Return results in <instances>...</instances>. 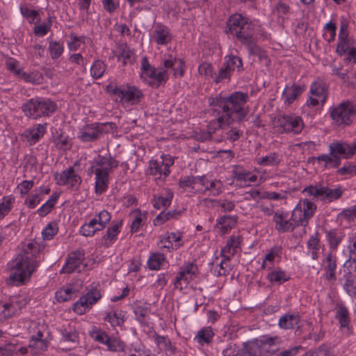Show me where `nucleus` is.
Listing matches in <instances>:
<instances>
[{
    "instance_id": "49530a36",
    "label": "nucleus",
    "mask_w": 356,
    "mask_h": 356,
    "mask_svg": "<svg viewBox=\"0 0 356 356\" xmlns=\"http://www.w3.org/2000/svg\"><path fill=\"white\" fill-rule=\"evenodd\" d=\"M155 342L160 350L166 352V353L175 354V348L168 338L157 335L155 338Z\"/></svg>"
},
{
    "instance_id": "39448f33",
    "label": "nucleus",
    "mask_w": 356,
    "mask_h": 356,
    "mask_svg": "<svg viewBox=\"0 0 356 356\" xmlns=\"http://www.w3.org/2000/svg\"><path fill=\"white\" fill-rule=\"evenodd\" d=\"M227 32L245 44L252 42L254 27L252 22L241 14H234L227 22Z\"/></svg>"
},
{
    "instance_id": "b1692460",
    "label": "nucleus",
    "mask_w": 356,
    "mask_h": 356,
    "mask_svg": "<svg viewBox=\"0 0 356 356\" xmlns=\"http://www.w3.org/2000/svg\"><path fill=\"white\" fill-rule=\"evenodd\" d=\"M273 222L275 229L280 232H292L296 227H299L293 220V216L289 218L286 213L283 211H277L273 216Z\"/></svg>"
},
{
    "instance_id": "864d4df0",
    "label": "nucleus",
    "mask_w": 356,
    "mask_h": 356,
    "mask_svg": "<svg viewBox=\"0 0 356 356\" xmlns=\"http://www.w3.org/2000/svg\"><path fill=\"white\" fill-rule=\"evenodd\" d=\"M106 69L105 63L101 60H95L90 67V74L95 79H99L103 76Z\"/></svg>"
},
{
    "instance_id": "37998d69",
    "label": "nucleus",
    "mask_w": 356,
    "mask_h": 356,
    "mask_svg": "<svg viewBox=\"0 0 356 356\" xmlns=\"http://www.w3.org/2000/svg\"><path fill=\"white\" fill-rule=\"evenodd\" d=\"M166 262L165 257L161 253L152 254L147 261V265L150 270H158Z\"/></svg>"
},
{
    "instance_id": "0eeeda50",
    "label": "nucleus",
    "mask_w": 356,
    "mask_h": 356,
    "mask_svg": "<svg viewBox=\"0 0 356 356\" xmlns=\"http://www.w3.org/2000/svg\"><path fill=\"white\" fill-rule=\"evenodd\" d=\"M336 53L340 56H344L346 62L356 64V41L350 36L348 24L345 20L340 24Z\"/></svg>"
},
{
    "instance_id": "1a4fd4ad",
    "label": "nucleus",
    "mask_w": 356,
    "mask_h": 356,
    "mask_svg": "<svg viewBox=\"0 0 356 356\" xmlns=\"http://www.w3.org/2000/svg\"><path fill=\"white\" fill-rule=\"evenodd\" d=\"M348 146L343 143H332L329 145L330 153L318 156L316 157V160L324 168H337L341 163V157L346 159V154L348 152L346 149H348Z\"/></svg>"
},
{
    "instance_id": "5fc2aeb1",
    "label": "nucleus",
    "mask_w": 356,
    "mask_h": 356,
    "mask_svg": "<svg viewBox=\"0 0 356 356\" xmlns=\"http://www.w3.org/2000/svg\"><path fill=\"white\" fill-rule=\"evenodd\" d=\"M343 237L342 233L338 231L332 230L327 232V238L332 249H337Z\"/></svg>"
},
{
    "instance_id": "c756f323",
    "label": "nucleus",
    "mask_w": 356,
    "mask_h": 356,
    "mask_svg": "<svg viewBox=\"0 0 356 356\" xmlns=\"http://www.w3.org/2000/svg\"><path fill=\"white\" fill-rule=\"evenodd\" d=\"M303 90V87L296 84L286 86L282 92V97L284 103L289 106L301 95Z\"/></svg>"
},
{
    "instance_id": "ea45409f",
    "label": "nucleus",
    "mask_w": 356,
    "mask_h": 356,
    "mask_svg": "<svg viewBox=\"0 0 356 356\" xmlns=\"http://www.w3.org/2000/svg\"><path fill=\"white\" fill-rule=\"evenodd\" d=\"M173 193L168 189L164 190L161 195L154 199V207L156 209L166 208L170 205Z\"/></svg>"
},
{
    "instance_id": "f03ea898",
    "label": "nucleus",
    "mask_w": 356,
    "mask_h": 356,
    "mask_svg": "<svg viewBox=\"0 0 356 356\" xmlns=\"http://www.w3.org/2000/svg\"><path fill=\"white\" fill-rule=\"evenodd\" d=\"M39 252L40 245L36 242L23 244L21 252L8 264L9 276L6 283L21 286L28 282L41 261L38 257Z\"/></svg>"
},
{
    "instance_id": "f257e3e1",
    "label": "nucleus",
    "mask_w": 356,
    "mask_h": 356,
    "mask_svg": "<svg viewBox=\"0 0 356 356\" xmlns=\"http://www.w3.org/2000/svg\"><path fill=\"white\" fill-rule=\"evenodd\" d=\"M248 99V95L242 92H234L225 97L218 96L211 98V112L216 119L209 122L207 133L197 135V139L200 141L208 140L211 138V134L223 125L243 121L248 113L245 108Z\"/></svg>"
},
{
    "instance_id": "c85d7f7f",
    "label": "nucleus",
    "mask_w": 356,
    "mask_h": 356,
    "mask_svg": "<svg viewBox=\"0 0 356 356\" xmlns=\"http://www.w3.org/2000/svg\"><path fill=\"white\" fill-rule=\"evenodd\" d=\"M241 239L239 235H232L227 241L225 246L221 250V255L227 260H229L239 248Z\"/></svg>"
},
{
    "instance_id": "6e6d98bb",
    "label": "nucleus",
    "mask_w": 356,
    "mask_h": 356,
    "mask_svg": "<svg viewBox=\"0 0 356 356\" xmlns=\"http://www.w3.org/2000/svg\"><path fill=\"white\" fill-rule=\"evenodd\" d=\"M48 49L51 58L56 59L59 58L63 53L64 46L59 42L51 41L49 42Z\"/></svg>"
},
{
    "instance_id": "4be33fe9",
    "label": "nucleus",
    "mask_w": 356,
    "mask_h": 356,
    "mask_svg": "<svg viewBox=\"0 0 356 356\" xmlns=\"http://www.w3.org/2000/svg\"><path fill=\"white\" fill-rule=\"evenodd\" d=\"M83 286V282L81 280L67 284L56 292V299L60 302L70 300L79 294Z\"/></svg>"
},
{
    "instance_id": "393cba45",
    "label": "nucleus",
    "mask_w": 356,
    "mask_h": 356,
    "mask_svg": "<svg viewBox=\"0 0 356 356\" xmlns=\"http://www.w3.org/2000/svg\"><path fill=\"white\" fill-rule=\"evenodd\" d=\"M173 36L169 29L163 25H156L152 33L151 40L158 46H166L172 40Z\"/></svg>"
},
{
    "instance_id": "69168bd1",
    "label": "nucleus",
    "mask_w": 356,
    "mask_h": 356,
    "mask_svg": "<svg viewBox=\"0 0 356 356\" xmlns=\"http://www.w3.org/2000/svg\"><path fill=\"white\" fill-rule=\"evenodd\" d=\"M103 8L110 14L115 13L120 6V0H101Z\"/></svg>"
},
{
    "instance_id": "9b49d317",
    "label": "nucleus",
    "mask_w": 356,
    "mask_h": 356,
    "mask_svg": "<svg viewBox=\"0 0 356 356\" xmlns=\"http://www.w3.org/2000/svg\"><path fill=\"white\" fill-rule=\"evenodd\" d=\"M304 193L308 195L313 196L314 197L324 202H331L335 200L339 199L343 193L340 187L331 188L324 186H309L306 187Z\"/></svg>"
},
{
    "instance_id": "423d86ee",
    "label": "nucleus",
    "mask_w": 356,
    "mask_h": 356,
    "mask_svg": "<svg viewBox=\"0 0 356 356\" xmlns=\"http://www.w3.org/2000/svg\"><path fill=\"white\" fill-rule=\"evenodd\" d=\"M278 337L263 336L243 346V356H270L279 349Z\"/></svg>"
},
{
    "instance_id": "0e129e2a",
    "label": "nucleus",
    "mask_w": 356,
    "mask_h": 356,
    "mask_svg": "<svg viewBox=\"0 0 356 356\" xmlns=\"http://www.w3.org/2000/svg\"><path fill=\"white\" fill-rule=\"evenodd\" d=\"M20 12L22 15L27 19L29 23H33L39 19V13L37 10H31L26 6H21Z\"/></svg>"
},
{
    "instance_id": "e2e57ef3",
    "label": "nucleus",
    "mask_w": 356,
    "mask_h": 356,
    "mask_svg": "<svg viewBox=\"0 0 356 356\" xmlns=\"http://www.w3.org/2000/svg\"><path fill=\"white\" fill-rule=\"evenodd\" d=\"M19 306L14 300H12L10 302L4 303L3 305V313L4 318H8L12 316L17 311Z\"/></svg>"
},
{
    "instance_id": "f704fd0d",
    "label": "nucleus",
    "mask_w": 356,
    "mask_h": 356,
    "mask_svg": "<svg viewBox=\"0 0 356 356\" xmlns=\"http://www.w3.org/2000/svg\"><path fill=\"white\" fill-rule=\"evenodd\" d=\"M336 266V257L332 253L327 254L323 262V267L325 271L324 276L326 280H335Z\"/></svg>"
},
{
    "instance_id": "ddd939ff",
    "label": "nucleus",
    "mask_w": 356,
    "mask_h": 356,
    "mask_svg": "<svg viewBox=\"0 0 356 356\" xmlns=\"http://www.w3.org/2000/svg\"><path fill=\"white\" fill-rule=\"evenodd\" d=\"M316 209V204L307 199L301 200L292 211L293 220L299 226H306Z\"/></svg>"
},
{
    "instance_id": "6ab92c4d",
    "label": "nucleus",
    "mask_w": 356,
    "mask_h": 356,
    "mask_svg": "<svg viewBox=\"0 0 356 356\" xmlns=\"http://www.w3.org/2000/svg\"><path fill=\"white\" fill-rule=\"evenodd\" d=\"M107 124L93 123L86 124L79 129L78 138L82 142H92L100 138L106 132Z\"/></svg>"
},
{
    "instance_id": "72a5a7b5",
    "label": "nucleus",
    "mask_w": 356,
    "mask_h": 356,
    "mask_svg": "<svg viewBox=\"0 0 356 356\" xmlns=\"http://www.w3.org/2000/svg\"><path fill=\"white\" fill-rule=\"evenodd\" d=\"M53 142L55 147L60 150L69 149L72 145V139L67 135L58 131L53 135Z\"/></svg>"
},
{
    "instance_id": "2f4dec72",
    "label": "nucleus",
    "mask_w": 356,
    "mask_h": 356,
    "mask_svg": "<svg viewBox=\"0 0 356 356\" xmlns=\"http://www.w3.org/2000/svg\"><path fill=\"white\" fill-rule=\"evenodd\" d=\"M22 111L24 115L29 118L37 119L42 117V111L39 109V104L37 99H31L22 105Z\"/></svg>"
},
{
    "instance_id": "9d476101",
    "label": "nucleus",
    "mask_w": 356,
    "mask_h": 356,
    "mask_svg": "<svg viewBox=\"0 0 356 356\" xmlns=\"http://www.w3.org/2000/svg\"><path fill=\"white\" fill-rule=\"evenodd\" d=\"M327 97V86L325 81L318 79L314 81L309 88V98L306 106L316 108L323 106Z\"/></svg>"
},
{
    "instance_id": "79ce46f5",
    "label": "nucleus",
    "mask_w": 356,
    "mask_h": 356,
    "mask_svg": "<svg viewBox=\"0 0 356 356\" xmlns=\"http://www.w3.org/2000/svg\"><path fill=\"white\" fill-rule=\"evenodd\" d=\"M58 197V193H54L51 194L49 199L37 210L38 214L41 217L47 216L57 203Z\"/></svg>"
},
{
    "instance_id": "e433bc0d",
    "label": "nucleus",
    "mask_w": 356,
    "mask_h": 356,
    "mask_svg": "<svg viewBox=\"0 0 356 356\" xmlns=\"http://www.w3.org/2000/svg\"><path fill=\"white\" fill-rule=\"evenodd\" d=\"M121 222L116 223L108 228L106 234L103 236V244L106 247L111 246L116 240L120 232Z\"/></svg>"
},
{
    "instance_id": "58836bf2",
    "label": "nucleus",
    "mask_w": 356,
    "mask_h": 356,
    "mask_svg": "<svg viewBox=\"0 0 356 356\" xmlns=\"http://www.w3.org/2000/svg\"><path fill=\"white\" fill-rule=\"evenodd\" d=\"M206 195H219L223 191V184L220 180L205 179Z\"/></svg>"
},
{
    "instance_id": "cd10ccee",
    "label": "nucleus",
    "mask_w": 356,
    "mask_h": 356,
    "mask_svg": "<svg viewBox=\"0 0 356 356\" xmlns=\"http://www.w3.org/2000/svg\"><path fill=\"white\" fill-rule=\"evenodd\" d=\"M78 342L77 332L70 327L65 328L62 331V338L60 342V347L63 350H70L76 346Z\"/></svg>"
},
{
    "instance_id": "4c0bfd02",
    "label": "nucleus",
    "mask_w": 356,
    "mask_h": 356,
    "mask_svg": "<svg viewBox=\"0 0 356 356\" xmlns=\"http://www.w3.org/2000/svg\"><path fill=\"white\" fill-rule=\"evenodd\" d=\"M267 279L272 284H282L290 279V275L285 270L276 268L268 273Z\"/></svg>"
},
{
    "instance_id": "2eb2a0df",
    "label": "nucleus",
    "mask_w": 356,
    "mask_h": 356,
    "mask_svg": "<svg viewBox=\"0 0 356 356\" xmlns=\"http://www.w3.org/2000/svg\"><path fill=\"white\" fill-rule=\"evenodd\" d=\"M174 164V158L169 154L161 156V161L152 160L149 163L148 172L155 179L166 177L170 173V167Z\"/></svg>"
},
{
    "instance_id": "de8ad7c7",
    "label": "nucleus",
    "mask_w": 356,
    "mask_h": 356,
    "mask_svg": "<svg viewBox=\"0 0 356 356\" xmlns=\"http://www.w3.org/2000/svg\"><path fill=\"white\" fill-rule=\"evenodd\" d=\"M90 42V40L85 36H77L74 33H71L67 46L70 51H76L82 44L89 43Z\"/></svg>"
},
{
    "instance_id": "052dcab7",
    "label": "nucleus",
    "mask_w": 356,
    "mask_h": 356,
    "mask_svg": "<svg viewBox=\"0 0 356 356\" xmlns=\"http://www.w3.org/2000/svg\"><path fill=\"white\" fill-rule=\"evenodd\" d=\"M58 231V224L55 222H51L42 231V236L45 240H51L57 234Z\"/></svg>"
},
{
    "instance_id": "c03bdc74",
    "label": "nucleus",
    "mask_w": 356,
    "mask_h": 356,
    "mask_svg": "<svg viewBox=\"0 0 356 356\" xmlns=\"http://www.w3.org/2000/svg\"><path fill=\"white\" fill-rule=\"evenodd\" d=\"M116 56L119 60H122L124 64L131 62L134 59L133 51L125 44H120L116 49Z\"/></svg>"
},
{
    "instance_id": "dca6fc26",
    "label": "nucleus",
    "mask_w": 356,
    "mask_h": 356,
    "mask_svg": "<svg viewBox=\"0 0 356 356\" xmlns=\"http://www.w3.org/2000/svg\"><path fill=\"white\" fill-rule=\"evenodd\" d=\"M355 113L356 108L354 104L344 102L332 110L331 117L336 124L348 125L351 122V118Z\"/></svg>"
},
{
    "instance_id": "aec40b11",
    "label": "nucleus",
    "mask_w": 356,
    "mask_h": 356,
    "mask_svg": "<svg viewBox=\"0 0 356 356\" xmlns=\"http://www.w3.org/2000/svg\"><path fill=\"white\" fill-rule=\"evenodd\" d=\"M85 254L83 250H77L71 252L60 270L61 273H72L74 271L81 272L86 267L84 263Z\"/></svg>"
},
{
    "instance_id": "09e8293b",
    "label": "nucleus",
    "mask_w": 356,
    "mask_h": 356,
    "mask_svg": "<svg viewBox=\"0 0 356 356\" xmlns=\"http://www.w3.org/2000/svg\"><path fill=\"white\" fill-rule=\"evenodd\" d=\"M214 336L211 327H206L198 331L195 340L200 344L209 343Z\"/></svg>"
},
{
    "instance_id": "7ed1b4c3",
    "label": "nucleus",
    "mask_w": 356,
    "mask_h": 356,
    "mask_svg": "<svg viewBox=\"0 0 356 356\" xmlns=\"http://www.w3.org/2000/svg\"><path fill=\"white\" fill-rule=\"evenodd\" d=\"M184 71V62L171 54L164 56L161 65L157 68L152 67L147 59L143 58L140 78L149 86L158 87L168 81L170 72H173L175 78H180L183 76Z\"/></svg>"
},
{
    "instance_id": "7c9ffc66",
    "label": "nucleus",
    "mask_w": 356,
    "mask_h": 356,
    "mask_svg": "<svg viewBox=\"0 0 356 356\" xmlns=\"http://www.w3.org/2000/svg\"><path fill=\"white\" fill-rule=\"evenodd\" d=\"M237 218L234 216H223L216 220V227L222 234H225L233 229L236 225Z\"/></svg>"
},
{
    "instance_id": "4468645a",
    "label": "nucleus",
    "mask_w": 356,
    "mask_h": 356,
    "mask_svg": "<svg viewBox=\"0 0 356 356\" xmlns=\"http://www.w3.org/2000/svg\"><path fill=\"white\" fill-rule=\"evenodd\" d=\"M111 219V214L107 211L102 210L88 222L81 226L80 233L85 236H92L97 232L104 229Z\"/></svg>"
},
{
    "instance_id": "8fccbe9b",
    "label": "nucleus",
    "mask_w": 356,
    "mask_h": 356,
    "mask_svg": "<svg viewBox=\"0 0 356 356\" xmlns=\"http://www.w3.org/2000/svg\"><path fill=\"white\" fill-rule=\"evenodd\" d=\"M37 99L39 104V109L42 111V116L49 115L56 111L57 106L53 101L47 99Z\"/></svg>"
},
{
    "instance_id": "603ef678",
    "label": "nucleus",
    "mask_w": 356,
    "mask_h": 356,
    "mask_svg": "<svg viewBox=\"0 0 356 356\" xmlns=\"http://www.w3.org/2000/svg\"><path fill=\"white\" fill-rule=\"evenodd\" d=\"M278 257L279 250H271L268 254H266L261 265V268L264 269L270 270L273 268L276 259Z\"/></svg>"
},
{
    "instance_id": "bf43d9fd",
    "label": "nucleus",
    "mask_w": 356,
    "mask_h": 356,
    "mask_svg": "<svg viewBox=\"0 0 356 356\" xmlns=\"http://www.w3.org/2000/svg\"><path fill=\"white\" fill-rule=\"evenodd\" d=\"M234 177L237 181H243L249 182H254L257 179V177L248 171L236 170L234 172Z\"/></svg>"
},
{
    "instance_id": "a211bd4d",
    "label": "nucleus",
    "mask_w": 356,
    "mask_h": 356,
    "mask_svg": "<svg viewBox=\"0 0 356 356\" xmlns=\"http://www.w3.org/2000/svg\"><path fill=\"white\" fill-rule=\"evenodd\" d=\"M102 298L100 291L92 289L73 305V310L77 314L81 315L87 312Z\"/></svg>"
},
{
    "instance_id": "c9c22d12",
    "label": "nucleus",
    "mask_w": 356,
    "mask_h": 356,
    "mask_svg": "<svg viewBox=\"0 0 356 356\" xmlns=\"http://www.w3.org/2000/svg\"><path fill=\"white\" fill-rule=\"evenodd\" d=\"M300 323V316L298 314H285L280 317L278 325L280 328L288 330L293 329L298 325Z\"/></svg>"
},
{
    "instance_id": "3c124183",
    "label": "nucleus",
    "mask_w": 356,
    "mask_h": 356,
    "mask_svg": "<svg viewBox=\"0 0 356 356\" xmlns=\"http://www.w3.org/2000/svg\"><path fill=\"white\" fill-rule=\"evenodd\" d=\"M124 317L122 312H118L117 311L112 310L106 314L105 320L110 323L112 326H120L124 321Z\"/></svg>"
},
{
    "instance_id": "bb28decb",
    "label": "nucleus",
    "mask_w": 356,
    "mask_h": 356,
    "mask_svg": "<svg viewBox=\"0 0 356 356\" xmlns=\"http://www.w3.org/2000/svg\"><path fill=\"white\" fill-rule=\"evenodd\" d=\"M47 131L46 124H37L32 127L26 129L23 136L26 141L32 145L38 142Z\"/></svg>"
},
{
    "instance_id": "f3484780",
    "label": "nucleus",
    "mask_w": 356,
    "mask_h": 356,
    "mask_svg": "<svg viewBox=\"0 0 356 356\" xmlns=\"http://www.w3.org/2000/svg\"><path fill=\"white\" fill-rule=\"evenodd\" d=\"M197 272V266L193 263L182 266L174 282L175 289L180 291L186 289L188 284L196 277Z\"/></svg>"
},
{
    "instance_id": "a19ab883",
    "label": "nucleus",
    "mask_w": 356,
    "mask_h": 356,
    "mask_svg": "<svg viewBox=\"0 0 356 356\" xmlns=\"http://www.w3.org/2000/svg\"><path fill=\"white\" fill-rule=\"evenodd\" d=\"M133 221L131 225V232H136L143 225L147 220V213L136 210L131 213Z\"/></svg>"
},
{
    "instance_id": "a18cd8bd",
    "label": "nucleus",
    "mask_w": 356,
    "mask_h": 356,
    "mask_svg": "<svg viewBox=\"0 0 356 356\" xmlns=\"http://www.w3.org/2000/svg\"><path fill=\"white\" fill-rule=\"evenodd\" d=\"M281 156L275 152H272L265 156H261L257 159V163L261 165H277L281 161Z\"/></svg>"
},
{
    "instance_id": "6e6552de",
    "label": "nucleus",
    "mask_w": 356,
    "mask_h": 356,
    "mask_svg": "<svg viewBox=\"0 0 356 356\" xmlns=\"http://www.w3.org/2000/svg\"><path fill=\"white\" fill-rule=\"evenodd\" d=\"M109 92L115 97L116 101L127 105L137 104L143 97L140 90L135 86L129 84L110 86Z\"/></svg>"
},
{
    "instance_id": "f8f14e48",
    "label": "nucleus",
    "mask_w": 356,
    "mask_h": 356,
    "mask_svg": "<svg viewBox=\"0 0 356 356\" xmlns=\"http://www.w3.org/2000/svg\"><path fill=\"white\" fill-rule=\"evenodd\" d=\"M275 125L281 133L293 134H300L305 126L301 117L296 115H280L275 120Z\"/></svg>"
},
{
    "instance_id": "13d9d810",
    "label": "nucleus",
    "mask_w": 356,
    "mask_h": 356,
    "mask_svg": "<svg viewBox=\"0 0 356 356\" xmlns=\"http://www.w3.org/2000/svg\"><path fill=\"white\" fill-rule=\"evenodd\" d=\"M324 38L327 41V42L330 43L333 42L335 39L336 36V30L337 26L334 23L330 22L327 23L324 28Z\"/></svg>"
},
{
    "instance_id": "680f3d73",
    "label": "nucleus",
    "mask_w": 356,
    "mask_h": 356,
    "mask_svg": "<svg viewBox=\"0 0 356 356\" xmlns=\"http://www.w3.org/2000/svg\"><path fill=\"white\" fill-rule=\"evenodd\" d=\"M20 76L26 82L33 84H40L42 80V76L38 72H33L29 74L23 72L21 73Z\"/></svg>"
},
{
    "instance_id": "4d7b16f0",
    "label": "nucleus",
    "mask_w": 356,
    "mask_h": 356,
    "mask_svg": "<svg viewBox=\"0 0 356 356\" xmlns=\"http://www.w3.org/2000/svg\"><path fill=\"white\" fill-rule=\"evenodd\" d=\"M181 213V211H168L167 213L162 212L159 215H158L156 218L154 219V224L155 225H160L170 218H177L178 216H180Z\"/></svg>"
},
{
    "instance_id": "412c9836",
    "label": "nucleus",
    "mask_w": 356,
    "mask_h": 356,
    "mask_svg": "<svg viewBox=\"0 0 356 356\" xmlns=\"http://www.w3.org/2000/svg\"><path fill=\"white\" fill-rule=\"evenodd\" d=\"M184 244L183 234L179 232H167L159 236V245L161 249H166L168 252L177 250Z\"/></svg>"
},
{
    "instance_id": "473e14b6",
    "label": "nucleus",
    "mask_w": 356,
    "mask_h": 356,
    "mask_svg": "<svg viewBox=\"0 0 356 356\" xmlns=\"http://www.w3.org/2000/svg\"><path fill=\"white\" fill-rule=\"evenodd\" d=\"M43 333L39 330L36 336H33L29 348L34 355L44 351L47 348V342L42 339Z\"/></svg>"
},
{
    "instance_id": "20e7f679",
    "label": "nucleus",
    "mask_w": 356,
    "mask_h": 356,
    "mask_svg": "<svg viewBox=\"0 0 356 356\" xmlns=\"http://www.w3.org/2000/svg\"><path fill=\"white\" fill-rule=\"evenodd\" d=\"M118 166V162L111 156L98 155L90 163V174L95 175V191L104 193L108 187L109 174Z\"/></svg>"
},
{
    "instance_id": "338daca9",
    "label": "nucleus",
    "mask_w": 356,
    "mask_h": 356,
    "mask_svg": "<svg viewBox=\"0 0 356 356\" xmlns=\"http://www.w3.org/2000/svg\"><path fill=\"white\" fill-rule=\"evenodd\" d=\"M222 355L224 356H243V348L239 351L236 344L230 343L222 350Z\"/></svg>"
},
{
    "instance_id": "774afa93",
    "label": "nucleus",
    "mask_w": 356,
    "mask_h": 356,
    "mask_svg": "<svg viewBox=\"0 0 356 356\" xmlns=\"http://www.w3.org/2000/svg\"><path fill=\"white\" fill-rule=\"evenodd\" d=\"M344 289L350 296H356V280L348 277L343 285Z\"/></svg>"
},
{
    "instance_id": "a878e982",
    "label": "nucleus",
    "mask_w": 356,
    "mask_h": 356,
    "mask_svg": "<svg viewBox=\"0 0 356 356\" xmlns=\"http://www.w3.org/2000/svg\"><path fill=\"white\" fill-rule=\"evenodd\" d=\"M55 179L59 185H66L76 187L81 183V178L76 174L72 168H70L61 172L55 174Z\"/></svg>"
},
{
    "instance_id": "5701e85b",
    "label": "nucleus",
    "mask_w": 356,
    "mask_h": 356,
    "mask_svg": "<svg viewBox=\"0 0 356 356\" xmlns=\"http://www.w3.org/2000/svg\"><path fill=\"white\" fill-rule=\"evenodd\" d=\"M242 68L243 64L241 58L234 55H229L225 57L224 67L221 68L219 71L216 81L220 82L224 79H229L232 72H239Z\"/></svg>"
}]
</instances>
